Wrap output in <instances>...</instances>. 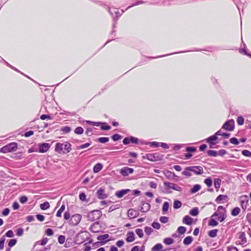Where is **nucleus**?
Listing matches in <instances>:
<instances>
[{
  "label": "nucleus",
  "mask_w": 251,
  "mask_h": 251,
  "mask_svg": "<svg viewBox=\"0 0 251 251\" xmlns=\"http://www.w3.org/2000/svg\"><path fill=\"white\" fill-rule=\"evenodd\" d=\"M55 151L58 153H68L71 151V145L68 142L58 143L55 145Z\"/></svg>",
  "instance_id": "1"
},
{
  "label": "nucleus",
  "mask_w": 251,
  "mask_h": 251,
  "mask_svg": "<svg viewBox=\"0 0 251 251\" xmlns=\"http://www.w3.org/2000/svg\"><path fill=\"white\" fill-rule=\"evenodd\" d=\"M212 217H218V220L223 222L226 217V210L223 206H219L218 207L217 212H215L212 216Z\"/></svg>",
  "instance_id": "2"
},
{
  "label": "nucleus",
  "mask_w": 251,
  "mask_h": 251,
  "mask_svg": "<svg viewBox=\"0 0 251 251\" xmlns=\"http://www.w3.org/2000/svg\"><path fill=\"white\" fill-rule=\"evenodd\" d=\"M101 212L99 210H95L90 212L88 214V218L91 221L99 219L101 216Z\"/></svg>",
  "instance_id": "3"
},
{
  "label": "nucleus",
  "mask_w": 251,
  "mask_h": 251,
  "mask_svg": "<svg viewBox=\"0 0 251 251\" xmlns=\"http://www.w3.org/2000/svg\"><path fill=\"white\" fill-rule=\"evenodd\" d=\"M16 150V143H11L0 149V151L2 153H7L14 151Z\"/></svg>",
  "instance_id": "4"
},
{
  "label": "nucleus",
  "mask_w": 251,
  "mask_h": 251,
  "mask_svg": "<svg viewBox=\"0 0 251 251\" xmlns=\"http://www.w3.org/2000/svg\"><path fill=\"white\" fill-rule=\"evenodd\" d=\"M164 185L167 188V189H172L178 192H181L182 190L181 187L179 186L178 185L173 183L164 182Z\"/></svg>",
  "instance_id": "5"
},
{
  "label": "nucleus",
  "mask_w": 251,
  "mask_h": 251,
  "mask_svg": "<svg viewBox=\"0 0 251 251\" xmlns=\"http://www.w3.org/2000/svg\"><path fill=\"white\" fill-rule=\"evenodd\" d=\"M81 218L82 216L80 214H75L72 216L70 220V223L74 226H76L79 223Z\"/></svg>",
  "instance_id": "6"
},
{
  "label": "nucleus",
  "mask_w": 251,
  "mask_h": 251,
  "mask_svg": "<svg viewBox=\"0 0 251 251\" xmlns=\"http://www.w3.org/2000/svg\"><path fill=\"white\" fill-rule=\"evenodd\" d=\"M234 122L233 120H229L224 124L222 128L228 131H232L234 128Z\"/></svg>",
  "instance_id": "7"
},
{
  "label": "nucleus",
  "mask_w": 251,
  "mask_h": 251,
  "mask_svg": "<svg viewBox=\"0 0 251 251\" xmlns=\"http://www.w3.org/2000/svg\"><path fill=\"white\" fill-rule=\"evenodd\" d=\"M240 199H241V201H240L241 205L242 208L243 209H246L247 207L249 201V199L248 196L247 195L242 196L241 197Z\"/></svg>",
  "instance_id": "8"
},
{
  "label": "nucleus",
  "mask_w": 251,
  "mask_h": 251,
  "mask_svg": "<svg viewBox=\"0 0 251 251\" xmlns=\"http://www.w3.org/2000/svg\"><path fill=\"white\" fill-rule=\"evenodd\" d=\"M133 172V169L125 167L121 169L120 174L123 176H127L129 174H132Z\"/></svg>",
  "instance_id": "9"
},
{
  "label": "nucleus",
  "mask_w": 251,
  "mask_h": 251,
  "mask_svg": "<svg viewBox=\"0 0 251 251\" xmlns=\"http://www.w3.org/2000/svg\"><path fill=\"white\" fill-rule=\"evenodd\" d=\"M145 158L151 161H156L160 159V157L157 153L147 154Z\"/></svg>",
  "instance_id": "10"
},
{
  "label": "nucleus",
  "mask_w": 251,
  "mask_h": 251,
  "mask_svg": "<svg viewBox=\"0 0 251 251\" xmlns=\"http://www.w3.org/2000/svg\"><path fill=\"white\" fill-rule=\"evenodd\" d=\"M50 146L49 144L44 143L39 145V151L40 152L44 153L48 151Z\"/></svg>",
  "instance_id": "11"
},
{
  "label": "nucleus",
  "mask_w": 251,
  "mask_h": 251,
  "mask_svg": "<svg viewBox=\"0 0 251 251\" xmlns=\"http://www.w3.org/2000/svg\"><path fill=\"white\" fill-rule=\"evenodd\" d=\"M189 169L191 172L197 175L202 174L203 172V168L201 166H190Z\"/></svg>",
  "instance_id": "12"
},
{
  "label": "nucleus",
  "mask_w": 251,
  "mask_h": 251,
  "mask_svg": "<svg viewBox=\"0 0 251 251\" xmlns=\"http://www.w3.org/2000/svg\"><path fill=\"white\" fill-rule=\"evenodd\" d=\"M97 195L99 199H104L108 197V195L105 193L103 188H100L97 192Z\"/></svg>",
  "instance_id": "13"
},
{
  "label": "nucleus",
  "mask_w": 251,
  "mask_h": 251,
  "mask_svg": "<svg viewBox=\"0 0 251 251\" xmlns=\"http://www.w3.org/2000/svg\"><path fill=\"white\" fill-rule=\"evenodd\" d=\"M138 212L133 209H130L128 210L127 215L129 218H134L138 216Z\"/></svg>",
  "instance_id": "14"
},
{
  "label": "nucleus",
  "mask_w": 251,
  "mask_h": 251,
  "mask_svg": "<svg viewBox=\"0 0 251 251\" xmlns=\"http://www.w3.org/2000/svg\"><path fill=\"white\" fill-rule=\"evenodd\" d=\"M129 191V189H123L122 190L116 192L115 195L117 197L121 198Z\"/></svg>",
  "instance_id": "15"
},
{
  "label": "nucleus",
  "mask_w": 251,
  "mask_h": 251,
  "mask_svg": "<svg viewBox=\"0 0 251 251\" xmlns=\"http://www.w3.org/2000/svg\"><path fill=\"white\" fill-rule=\"evenodd\" d=\"M239 239H240V244L241 245H244L247 242L246 234L244 232L240 233L239 236Z\"/></svg>",
  "instance_id": "16"
},
{
  "label": "nucleus",
  "mask_w": 251,
  "mask_h": 251,
  "mask_svg": "<svg viewBox=\"0 0 251 251\" xmlns=\"http://www.w3.org/2000/svg\"><path fill=\"white\" fill-rule=\"evenodd\" d=\"M135 240L134 233L133 232H128L126 235V241L127 242H133Z\"/></svg>",
  "instance_id": "17"
},
{
  "label": "nucleus",
  "mask_w": 251,
  "mask_h": 251,
  "mask_svg": "<svg viewBox=\"0 0 251 251\" xmlns=\"http://www.w3.org/2000/svg\"><path fill=\"white\" fill-rule=\"evenodd\" d=\"M193 219L188 216H185L182 220L183 223L188 225H191Z\"/></svg>",
  "instance_id": "18"
},
{
  "label": "nucleus",
  "mask_w": 251,
  "mask_h": 251,
  "mask_svg": "<svg viewBox=\"0 0 251 251\" xmlns=\"http://www.w3.org/2000/svg\"><path fill=\"white\" fill-rule=\"evenodd\" d=\"M151 205L148 203H144L141 207V211L143 212H146L150 209Z\"/></svg>",
  "instance_id": "19"
},
{
  "label": "nucleus",
  "mask_w": 251,
  "mask_h": 251,
  "mask_svg": "<svg viewBox=\"0 0 251 251\" xmlns=\"http://www.w3.org/2000/svg\"><path fill=\"white\" fill-rule=\"evenodd\" d=\"M103 167V165L101 163H97L96 164L93 168V172L95 173L99 172Z\"/></svg>",
  "instance_id": "20"
},
{
  "label": "nucleus",
  "mask_w": 251,
  "mask_h": 251,
  "mask_svg": "<svg viewBox=\"0 0 251 251\" xmlns=\"http://www.w3.org/2000/svg\"><path fill=\"white\" fill-rule=\"evenodd\" d=\"M193 241V238L191 236H187L184 238L183 244L186 245L190 244Z\"/></svg>",
  "instance_id": "21"
},
{
  "label": "nucleus",
  "mask_w": 251,
  "mask_h": 251,
  "mask_svg": "<svg viewBox=\"0 0 251 251\" xmlns=\"http://www.w3.org/2000/svg\"><path fill=\"white\" fill-rule=\"evenodd\" d=\"M189 168L190 167L185 168V169L182 172V174L188 177L191 176H192L191 173V171L189 170Z\"/></svg>",
  "instance_id": "22"
},
{
  "label": "nucleus",
  "mask_w": 251,
  "mask_h": 251,
  "mask_svg": "<svg viewBox=\"0 0 251 251\" xmlns=\"http://www.w3.org/2000/svg\"><path fill=\"white\" fill-rule=\"evenodd\" d=\"M221 185V179L220 178H216L214 180V186L217 189L220 188Z\"/></svg>",
  "instance_id": "23"
},
{
  "label": "nucleus",
  "mask_w": 251,
  "mask_h": 251,
  "mask_svg": "<svg viewBox=\"0 0 251 251\" xmlns=\"http://www.w3.org/2000/svg\"><path fill=\"white\" fill-rule=\"evenodd\" d=\"M189 213L193 216H196L199 214V209L197 207H195L190 210Z\"/></svg>",
  "instance_id": "24"
},
{
  "label": "nucleus",
  "mask_w": 251,
  "mask_h": 251,
  "mask_svg": "<svg viewBox=\"0 0 251 251\" xmlns=\"http://www.w3.org/2000/svg\"><path fill=\"white\" fill-rule=\"evenodd\" d=\"M163 248V246L161 244L158 243L155 245L154 247L151 249L152 251H159Z\"/></svg>",
  "instance_id": "25"
},
{
  "label": "nucleus",
  "mask_w": 251,
  "mask_h": 251,
  "mask_svg": "<svg viewBox=\"0 0 251 251\" xmlns=\"http://www.w3.org/2000/svg\"><path fill=\"white\" fill-rule=\"evenodd\" d=\"M164 175L166 177L169 179L172 178L175 176V174L169 171H166L165 172Z\"/></svg>",
  "instance_id": "26"
},
{
  "label": "nucleus",
  "mask_w": 251,
  "mask_h": 251,
  "mask_svg": "<svg viewBox=\"0 0 251 251\" xmlns=\"http://www.w3.org/2000/svg\"><path fill=\"white\" fill-rule=\"evenodd\" d=\"M218 135H216V133L213 136L209 137V138L206 139V142L209 144H211V142L214 140H216L217 139V136Z\"/></svg>",
  "instance_id": "27"
},
{
  "label": "nucleus",
  "mask_w": 251,
  "mask_h": 251,
  "mask_svg": "<svg viewBox=\"0 0 251 251\" xmlns=\"http://www.w3.org/2000/svg\"><path fill=\"white\" fill-rule=\"evenodd\" d=\"M174 239L170 237L166 238L163 240V242L167 245L172 244L174 243Z\"/></svg>",
  "instance_id": "28"
},
{
  "label": "nucleus",
  "mask_w": 251,
  "mask_h": 251,
  "mask_svg": "<svg viewBox=\"0 0 251 251\" xmlns=\"http://www.w3.org/2000/svg\"><path fill=\"white\" fill-rule=\"evenodd\" d=\"M240 212V209L236 207L233 208L231 211V215L233 216H236L238 215Z\"/></svg>",
  "instance_id": "29"
},
{
  "label": "nucleus",
  "mask_w": 251,
  "mask_h": 251,
  "mask_svg": "<svg viewBox=\"0 0 251 251\" xmlns=\"http://www.w3.org/2000/svg\"><path fill=\"white\" fill-rule=\"evenodd\" d=\"M40 207L42 210L47 209L50 207V203L47 201L44 202L40 204Z\"/></svg>",
  "instance_id": "30"
},
{
  "label": "nucleus",
  "mask_w": 251,
  "mask_h": 251,
  "mask_svg": "<svg viewBox=\"0 0 251 251\" xmlns=\"http://www.w3.org/2000/svg\"><path fill=\"white\" fill-rule=\"evenodd\" d=\"M201 188V186L199 184L195 185L193 188L191 189V192L192 193H195L198 192Z\"/></svg>",
  "instance_id": "31"
},
{
  "label": "nucleus",
  "mask_w": 251,
  "mask_h": 251,
  "mask_svg": "<svg viewBox=\"0 0 251 251\" xmlns=\"http://www.w3.org/2000/svg\"><path fill=\"white\" fill-rule=\"evenodd\" d=\"M218 230L217 229H213L208 232V235L210 237H215L217 236Z\"/></svg>",
  "instance_id": "32"
},
{
  "label": "nucleus",
  "mask_w": 251,
  "mask_h": 251,
  "mask_svg": "<svg viewBox=\"0 0 251 251\" xmlns=\"http://www.w3.org/2000/svg\"><path fill=\"white\" fill-rule=\"evenodd\" d=\"M181 202L179 201L176 200L174 202V208L175 209L180 208L181 206Z\"/></svg>",
  "instance_id": "33"
},
{
  "label": "nucleus",
  "mask_w": 251,
  "mask_h": 251,
  "mask_svg": "<svg viewBox=\"0 0 251 251\" xmlns=\"http://www.w3.org/2000/svg\"><path fill=\"white\" fill-rule=\"evenodd\" d=\"M109 237V235L107 234L100 235L98 237L97 239L99 241H104L106 240Z\"/></svg>",
  "instance_id": "34"
},
{
  "label": "nucleus",
  "mask_w": 251,
  "mask_h": 251,
  "mask_svg": "<svg viewBox=\"0 0 251 251\" xmlns=\"http://www.w3.org/2000/svg\"><path fill=\"white\" fill-rule=\"evenodd\" d=\"M216 135H222L226 138H228L230 134L229 133H224L221 130H220L216 132Z\"/></svg>",
  "instance_id": "35"
},
{
  "label": "nucleus",
  "mask_w": 251,
  "mask_h": 251,
  "mask_svg": "<svg viewBox=\"0 0 251 251\" xmlns=\"http://www.w3.org/2000/svg\"><path fill=\"white\" fill-rule=\"evenodd\" d=\"M48 241V239L47 238H44L41 241L36 242L35 243V245L39 244L42 246H44L47 243Z\"/></svg>",
  "instance_id": "36"
},
{
  "label": "nucleus",
  "mask_w": 251,
  "mask_h": 251,
  "mask_svg": "<svg viewBox=\"0 0 251 251\" xmlns=\"http://www.w3.org/2000/svg\"><path fill=\"white\" fill-rule=\"evenodd\" d=\"M177 231L179 234H183L186 232V229L185 227L180 226L178 227Z\"/></svg>",
  "instance_id": "37"
},
{
  "label": "nucleus",
  "mask_w": 251,
  "mask_h": 251,
  "mask_svg": "<svg viewBox=\"0 0 251 251\" xmlns=\"http://www.w3.org/2000/svg\"><path fill=\"white\" fill-rule=\"evenodd\" d=\"M153 228L151 227L146 226L145 227V232L147 235H150L153 232Z\"/></svg>",
  "instance_id": "38"
},
{
  "label": "nucleus",
  "mask_w": 251,
  "mask_h": 251,
  "mask_svg": "<svg viewBox=\"0 0 251 251\" xmlns=\"http://www.w3.org/2000/svg\"><path fill=\"white\" fill-rule=\"evenodd\" d=\"M135 233H136V234L138 235V236L140 238H142L143 237L144 234L142 229L137 228L135 230Z\"/></svg>",
  "instance_id": "39"
},
{
  "label": "nucleus",
  "mask_w": 251,
  "mask_h": 251,
  "mask_svg": "<svg viewBox=\"0 0 251 251\" xmlns=\"http://www.w3.org/2000/svg\"><path fill=\"white\" fill-rule=\"evenodd\" d=\"M207 154L209 156H217L218 155V153L216 151L214 150H209L207 151Z\"/></svg>",
  "instance_id": "40"
},
{
  "label": "nucleus",
  "mask_w": 251,
  "mask_h": 251,
  "mask_svg": "<svg viewBox=\"0 0 251 251\" xmlns=\"http://www.w3.org/2000/svg\"><path fill=\"white\" fill-rule=\"evenodd\" d=\"M169 207V203L168 202H165L163 205L162 210L164 212H167Z\"/></svg>",
  "instance_id": "41"
},
{
  "label": "nucleus",
  "mask_w": 251,
  "mask_h": 251,
  "mask_svg": "<svg viewBox=\"0 0 251 251\" xmlns=\"http://www.w3.org/2000/svg\"><path fill=\"white\" fill-rule=\"evenodd\" d=\"M5 240V239L4 236L2 237L0 239V250L3 249L4 246Z\"/></svg>",
  "instance_id": "42"
},
{
  "label": "nucleus",
  "mask_w": 251,
  "mask_h": 251,
  "mask_svg": "<svg viewBox=\"0 0 251 251\" xmlns=\"http://www.w3.org/2000/svg\"><path fill=\"white\" fill-rule=\"evenodd\" d=\"M27 197L25 196H21L19 198V201L22 204L25 203L27 201Z\"/></svg>",
  "instance_id": "43"
},
{
  "label": "nucleus",
  "mask_w": 251,
  "mask_h": 251,
  "mask_svg": "<svg viewBox=\"0 0 251 251\" xmlns=\"http://www.w3.org/2000/svg\"><path fill=\"white\" fill-rule=\"evenodd\" d=\"M83 132V129L81 127H77L75 130V133L77 134H81Z\"/></svg>",
  "instance_id": "44"
},
{
  "label": "nucleus",
  "mask_w": 251,
  "mask_h": 251,
  "mask_svg": "<svg viewBox=\"0 0 251 251\" xmlns=\"http://www.w3.org/2000/svg\"><path fill=\"white\" fill-rule=\"evenodd\" d=\"M204 183L207 186L210 187L212 184V179L209 177L207 178L204 180Z\"/></svg>",
  "instance_id": "45"
},
{
  "label": "nucleus",
  "mask_w": 251,
  "mask_h": 251,
  "mask_svg": "<svg viewBox=\"0 0 251 251\" xmlns=\"http://www.w3.org/2000/svg\"><path fill=\"white\" fill-rule=\"evenodd\" d=\"M227 198L226 195H220L216 199V202L225 200Z\"/></svg>",
  "instance_id": "46"
},
{
  "label": "nucleus",
  "mask_w": 251,
  "mask_h": 251,
  "mask_svg": "<svg viewBox=\"0 0 251 251\" xmlns=\"http://www.w3.org/2000/svg\"><path fill=\"white\" fill-rule=\"evenodd\" d=\"M58 241L60 244H63L65 241V237L63 235H60L58 238Z\"/></svg>",
  "instance_id": "47"
},
{
  "label": "nucleus",
  "mask_w": 251,
  "mask_h": 251,
  "mask_svg": "<svg viewBox=\"0 0 251 251\" xmlns=\"http://www.w3.org/2000/svg\"><path fill=\"white\" fill-rule=\"evenodd\" d=\"M229 141L231 144L234 145H238L239 143L238 139L234 137L230 138Z\"/></svg>",
  "instance_id": "48"
},
{
  "label": "nucleus",
  "mask_w": 251,
  "mask_h": 251,
  "mask_svg": "<svg viewBox=\"0 0 251 251\" xmlns=\"http://www.w3.org/2000/svg\"><path fill=\"white\" fill-rule=\"evenodd\" d=\"M98 141L101 143H106L109 141V138L107 137H100L98 139Z\"/></svg>",
  "instance_id": "49"
},
{
  "label": "nucleus",
  "mask_w": 251,
  "mask_h": 251,
  "mask_svg": "<svg viewBox=\"0 0 251 251\" xmlns=\"http://www.w3.org/2000/svg\"><path fill=\"white\" fill-rule=\"evenodd\" d=\"M242 153L245 156H251V152L248 150H245L242 151Z\"/></svg>",
  "instance_id": "50"
},
{
  "label": "nucleus",
  "mask_w": 251,
  "mask_h": 251,
  "mask_svg": "<svg viewBox=\"0 0 251 251\" xmlns=\"http://www.w3.org/2000/svg\"><path fill=\"white\" fill-rule=\"evenodd\" d=\"M169 218L167 217L162 216L160 218V221L163 224L167 223L168 222Z\"/></svg>",
  "instance_id": "51"
},
{
  "label": "nucleus",
  "mask_w": 251,
  "mask_h": 251,
  "mask_svg": "<svg viewBox=\"0 0 251 251\" xmlns=\"http://www.w3.org/2000/svg\"><path fill=\"white\" fill-rule=\"evenodd\" d=\"M112 138L114 141H116L121 139L122 138V136L119 134H116L112 136Z\"/></svg>",
  "instance_id": "52"
},
{
  "label": "nucleus",
  "mask_w": 251,
  "mask_h": 251,
  "mask_svg": "<svg viewBox=\"0 0 251 251\" xmlns=\"http://www.w3.org/2000/svg\"><path fill=\"white\" fill-rule=\"evenodd\" d=\"M218 224V222L214 219H211L209 222V225L213 226H216Z\"/></svg>",
  "instance_id": "53"
},
{
  "label": "nucleus",
  "mask_w": 251,
  "mask_h": 251,
  "mask_svg": "<svg viewBox=\"0 0 251 251\" xmlns=\"http://www.w3.org/2000/svg\"><path fill=\"white\" fill-rule=\"evenodd\" d=\"M16 244V239H13L10 240L8 243V246L9 248H11L15 246Z\"/></svg>",
  "instance_id": "54"
},
{
  "label": "nucleus",
  "mask_w": 251,
  "mask_h": 251,
  "mask_svg": "<svg viewBox=\"0 0 251 251\" xmlns=\"http://www.w3.org/2000/svg\"><path fill=\"white\" fill-rule=\"evenodd\" d=\"M244 118L241 117H238L237 120V122L239 125H242L244 124Z\"/></svg>",
  "instance_id": "55"
},
{
  "label": "nucleus",
  "mask_w": 251,
  "mask_h": 251,
  "mask_svg": "<svg viewBox=\"0 0 251 251\" xmlns=\"http://www.w3.org/2000/svg\"><path fill=\"white\" fill-rule=\"evenodd\" d=\"M5 236L7 237H12L14 236L13 232L11 230H9L6 232Z\"/></svg>",
  "instance_id": "56"
},
{
  "label": "nucleus",
  "mask_w": 251,
  "mask_h": 251,
  "mask_svg": "<svg viewBox=\"0 0 251 251\" xmlns=\"http://www.w3.org/2000/svg\"><path fill=\"white\" fill-rule=\"evenodd\" d=\"M79 199L82 201H85L86 199V196L84 193H81L79 196Z\"/></svg>",
  "instance_id": "57"
},
{
  "label": "nucleus",
  "mask_w": 251,
  "mask_h": 251,
  "mask_svg": "<svg viewBox=\"0 0 251 251\" xmlns=\"http://www.w3.org/2000/svg\"><path fill=\"white\" fill-rule=\"evenodd\" d=\"M90 145H91L90 143H85L84 144L80 145V146H79L78 147V148L79 149H85V148H86L89 147Z\"/></svg>",
  "instance_id": "58"
},
{
  "label": "nucleus",
  "mask_w": 251,
  "mask_h": 251,
  "mask_svg": "<svg viewBox=\"0 0 251 251\" xmlns=\"http://www.w3.org/2000/svg\"><path fill=\"white\" fill-rule=\"evenodd\" d=\"M152 226L155 229H158L160 227V225L159 223L153 222L152 224Z\"/></svg>",
  "instance_id": "59"
},
{
  "label": "nucleus",
  "mask_w": 251,
  "mask_h": 251,
  "mask_svg": "<svg viewBox=\"0 0 251 251\" xmlns=\"http://www.w3.org/2000/svg\"><path fill=\"white\" fill-rule=\"evenodd\" d=\"M9 212H10L9 209L8 208H5L3 210V211L2 212V214L4 216H6L9 214Z\"/></svg>",
  "instance_id": "60"
},
{
  "label": "nucleus",
  "mask_w": 251,
  "mask_h": 251,
  "mask_svg": "<svg viewBox=\"0 0 251 251\" xmlns=\"http://www.w3.org/2000/svg\"><path fill=\"white\" fill-rule=\"evenodd\" d=\"M34 134V132L32 130L28 131L26 132H25L24 134V136L25 137H28L31 135H32Z\"/></svg>",
  "instance_id": "61"
},
{
  "label": "nucleus",
  "mask_w": 251,
  "mask_h": 251,
  "mask_svg": "<svg viewBox=\"0 0 251 251\" xmlns=\"http://www.w3.org/2000/svg\"><path fill=\"white\" fill-rule=\"evenodd\" d=\"M46 233L48 236H51L53 235V232L51 229L50 228H48L46 231Z\"/></svg>",
  "instance_id": "62"
},
{
  "label": "nucleus",
  "mask_w": 251,
  "mask_h": 251,
  "mask_svg": "<svg viewBox=\"0 0 251 251\" xmlns=\"http://www.w3.org/2000/svg\"><path fill=\"white\" fill-rule=\"evenodd\" d=\"M125 242L123 240H118L117 242H116V245L118 247H122L124 244Z\"/></svg>",
  "instance_id": "63"
},
{
  "label": "nucleus",
  "mask_w": 251,
  "mask_h": 251,
  "mask_svg": "<svg viewBox=\"0 0 251 251\" xmlns=\"http://www.w3.org/2000/svg\"><path fill=\"white\" fill-rule=\"evenodd\" d=\"M227 251H238L237 248L234 246L228 247Z\"/></svg>",
  "instance_id": "64"
}]
</instances>
